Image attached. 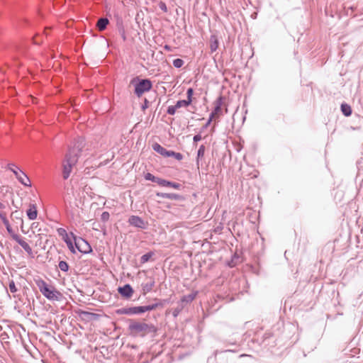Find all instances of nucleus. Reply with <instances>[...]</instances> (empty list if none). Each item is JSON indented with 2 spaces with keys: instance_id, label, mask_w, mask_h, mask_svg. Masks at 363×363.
<instances>
[{
  "instance_id": "12",
  "label": "nucleus",
  "mask_w": 363,
  "mask_h": 363,
  "mask_svg": "<svg viewBox=\"0 0 363 363\" xmlns=\"http://www.w3.org/2000/svg\"><path fill=\"white\" fill-rule=\"evenodd\" d=\"M155 301H157V302L155 303L151 304V305H148V306H141L142 313H143L147 311H150L155 310L157 307H160V306L162 307L164 305V303L165 302V300L161 301V300H158L157 298H155Z\"/></svg>"
},
{
  "instance_id": "22",
  "label": "nucleus",
  "mask_w": 363,
  "mask_h": 363,
  "mask_svg": "<svg viewBox=\"0 0 363 363\" xmlns=\"http://www.w3.org/2000/svg\"><path fill=\"white\" fill-rule=\"evenodd\" d=\"M341 111L345 116H350L352 114L351 106L347 104H342L341 105Z\"/></svg>"
},
{
  "instance_id": "15",
  "label": "nucleus",
  "mask_w": 363,
  "mask_h": 363,
  "mask_svg": "<svg viewBox=\"0 0 363 363\" xmlns=\"http://www.w3.org/2000/svg\"><path fill=\"white\" fill-rule=\"evenodd\" d=\"M152 148H153V150L155 152H157V153L160 154L161 155L164 156V157H169L170 150H167V149H165L164 147L161 146L160 144L155 143L152 145Z\"/></svg>"
},
{
  "instance_id": "10",
  "label": "nucleus",
  "mask_w": 363,
  "mask_h": 363,
  "mask_svg": "<svg viewBox=\"0 0 363 363\" xmlns=\"http://www.w3.org/2000/svg\"><path fill=\"white\" fill-rule=\"evenodd\" d=\"M128 223L133 226L142 229L145 228V223L144 220L139 216H131L128 219Z\"/></svg>"
},
{
  "instance_id": "6",
  "label": "nucleus",
  "mask_w": 363,
  "mask_h": 363,
  "mask_svg": "<svg viewBox=\"0 0 363 363\" xmlns=\"http://www.w3.org/2000/svg\"><path fill=\"white\" fill-rule=\"evenodd\" d=\"M155 285V279L153 277H147L141 284L142 294L146 295L150 292Z\"/></svg>"
},
{
  "instance_id": "14",
  "label": "nucleus",
  "mask_w": 363,
  "mask_h": 363,
  "mask_svg": "<svg viewBox=\"0 0 363 363\" xmlns=\"http://www.w3.org/2000/svg\"><path fill=\"white\" fill-rule=\"evenodd\" d=\"M218 38L216 35H211L209 40V46L211 52H215L218 48Z\"/></svg>"
},
{
  "instance_id": "39",
  "label": "nucleus",
  "mask_w": 363,
  "mask_h": 363,
  "mask_svg": "<svg viewBox=\"0 0 363 363\" xmlns=\"http://www.w3.org/2000/svg\"><path fill=\"white\" fill-rule=\"evenodd\" d=\"M184 308V305H182L180 308L175 309L173 313L174 316H177L179 314V313L180 312V311L182 310V308Z\"/></svg>"
},
{
  "instance_id": "46",
  "label": "nucleus",
  "mask_w": 363,
  "mask_h": 363,
  "mask_svg": "<svg viewBox=\"0 0 363 363\" xmlns=\"http://www.w3.org/2000/svg\"><path fill=\"white\" fill-rule=\"evenodd\" d=\"M2 213V212H1V211H0V213Z\"/></svg>"
},
{
  "instance_id": "40",
  "label": "nucleus",
  "mask_w": 363,
  "mask_h": 363,
  "mask_svg": "<svg viewBox=\"0 0 363 363\" xmlns=\"http://www.w3.org/2000/svg\"><path fill=\"white\" fill-rule=\"evenodd\" d=\"M147 100L145 99V104H144V105L142 106V109L145 110V108H147Z\"/></svg>"
},
{
  "instance_id": "1",
  "label": "nucleus",
  "mask_w": 363,
  "mask_h": 363,
  "mask_svg": "<svg viewBox=\"0 0 363 363\" xmlns=\"http://www.w3.org/2000/svg\"><path fill=\"white\" fill-rule=\"evenodd\" d=\"M83 147L84 140L79 139L72 147L69 148L62 162V177L64 179H67L70 176L72 167L77 163Z\"/></svg>"
},
{
  "instance_id": "45",
  "label": "nucleus",
  "mask_w": 363,
  "mask_h": 363,
  "mask_svg": "<svg viewBox=\"0 0 363 363\" xmlns=\"http://www.w3.org/2000/svg\"><path fill=\"white\" fill-rule=\"evenodd\" d=\"M123 38L124 40H125V36L124 34L123 35Z\"/></svg>"
},
{
  "instance_id": "29",
  "label": "nucleus",
  "mask_w": 363,
  "mask_h": 363,
  "mask_svg": "<svg viewBox=\"0 0 363 363\" xmlns=\"http://www.w3.org/2000/svg\"><path fill=\"white\" fill-rule=\"evenodd\" d=\"M157 177L154 176L153 174H152L151 173H147L145 175V179L146 180H148V181H151V182H156L157 180Z\"/></svg>"
},
{
  "instance_id": "20",
  "label": "nucleus",
  "mask_w": 363,
  "mask_h": 363,
  "mask_svg": "<svg viewBox=\"0 0 363 363\" xmlns=\"http://www.w3.org/2000/svg\"><path fill=\"white\" fill-rule=\"evenodd\" d=\"M223 101V98H222V96H220V97H218L216 99V101L215 102L216 106H215L213 112L216 115H220L221 114V106H222V104H223V101Z\"/></svg>"
},
{
  "instance_id": "30",
  "label": "nucleus",
  "mask_w": 363,
  "mask_h": 363,
  "mask_svg": "<svg viewBox=\"0 0 363 363\" xmlns=\"http://www.w3.org/2000/svg\"><path fill=\"white\" fill-rule=\"evenodd\" d=\"M181 186L182 185L179 183L172 182H169V181H167V186L172 187V188H174L176 189H180Z\"/></svg>"
},
{
  "instance_id": "26",
  "label": "nucleus",
  "mask_w": 363,
  "mask_h": 363,
  "mask_svg": "<svg viewBox=\"0 0 363 363\" xmlns=\"http://www.w3.org/2000/svg\"><path fill=\"white\" fill-rule=\"evenodd\" d=\"M152 255H153L152 252H147V253L143 255L140 258V262L142 264H144V263L148 262Z\"/></svg>"
},
{
  "instance_id": "2",
  "label": "nucleus",
  "mask_w": 363,
  "mask_h": 363,
  "mask_svg": "<svg viewBox=\"0 0 363 363\" xmlns=\"http://www.w3.org/2000/svg\"><path fill=\"white\" fill-rule=\"evenodd\" d=\"M128 330L133 336L145 337L146 335L155 332V327L152 324L130 320Z\"/></svg>"
},
{
  "instance_id": "28",
  "label": "nucleus",
  "mask_w": 363,
  "mask_h": 363,
  "mask_svg": "<svg viewBox=\"0 0 363 363\" xmlns=\"http://www.w3.org/2000/svg\"><path fill=\"white\" fill-rule=\"evenodd\" d=\"M184 61L182 59L177 58L173 60V65L177 68H180L183 66Z\"/></svg>"
},
{
  "instance_id": "25",
  "label": "nucleus",
  "mask_w": 363,
  "mask_h": 363,
  "mask_svg": "<svg viewBox=\"0 0 363 363\" xmlns=\"http://www.w3.org/2000/svg\"><path fill=\"white\" fill-rule=\"evenodd\" d=\"M58 267L62 272H67L69 269V265L65 261H60L58 264Z\"/></svg>"
},
{
  "instance_id": "21",
  "label": "nucleus",
  "mask_w": 363,
  "mask_h": 363,
  "mask_svg": "<svg viewBox=\"0 0 363 363\" xmlns=\"http://www.w3.org/2000/svg\"><path fill=\"white\" fill-rule=\"evenodd\" d=\"M205 146L203 145H201L197 152V157H196V164L199 167V162L200 160L203 157L204 153H205Z\"/></svg>"
},
{
  "instance_id": "18",
  "label": "nucleus",
  "mask_w": 363,
  "mask_h": 363,
  "mask_svg": "<svg viewBox=\"0 0 363 363\" xmlns=\"http://www.w3.org/2000/svg\"><path fill=\"white\" fill-rule=\"evenodd\" d=\"M108 23H109V21L108 18H101L98 20L96 26L100 31H102L106 29Z\"/></svg>"
},
{
  "instance_id": "23",
  "label": "nucleus",
  "mask_w": 363,
  "mask_h": 363,
  "mask_svg": "<svg viewBox=\"0 0 363 363\" xmlns=\"http://www.w3.org/2000/svg\"><path fill=\"white\" fill-rule=\"evenodd\" d=\"M65 243L67 244V247L69 248V250L72 252H75V250H74V245H73V243L69 238V235H68L67 237H65V238L62 239Z\"/></svg>"
},
{
  "instance_id": "43",
  "label": "nucleus",
  "mask_w": 363,
  "mask_h": 363,
  "mask_svg": "<svg viewBox=\"0 0 363 363\" xmlns=\"http://www.w3.org/2000/svg\"><path fill=\"white\" fill-rule=\"evenodd\" d=\"M164 48L166 50H168V51H169V50H171L170 46L167 45L164 47Z\"/></svg>"
},
{
  "instance_id": "3",
  "label": "nucleus",
  "mask_w": 363,
  "mask_h": 363,
  "mask_svg": "<svg viewBox=\"0 0 363 363\" xmlns=\"http://www.w3.org/2000/svg\"><path fill=\"white\" fill-rule=\"evenodd\" d=\"M36 284L40 291L50 301H58L61 297V293L52 286L49 287L45 281L40 279L36 282Z\"/></svg>"
},
{
  "instance_id": "44",
  "label": "nucleus",
  "mask_w": 363,
  "mask_h": 363,
  "mask_svg": "<svg viewBox=\"0 0 363 363\" xmlns=\"http://www.w3.org/2000/svg\"><path fill=\"white\" fill-rule=\"evenodd\" d=\"M4 208H5V205L0 201V209H4Z\"/></svg>"
},
{
  "instance_id": "7",
  "label": "nucleus",
  "mask_w": 363,
  "mask_h": 363,
  "mask_svg": "<svg viewBox=\"0 0 363 363\" xmlns=\"http://www.w3.org/2000/svg\"><path fill=\"white\" fill-rule=\"evenodd\" d=\"M70 235L74 238L75 246L79 252L86 253L91 251V247L84 239L80 238L77 240L72 233H71Z\"/></svg>"
},
{
  "instance_id": "9",
  "label": "nucleus",
  "mask_w": 363,
  "mask_h": 363,
  "mask_svg": "<svg viewBox=\"0 0 363 363\" xmlns=\"http://www.w3.org/2000/svg\"><path fill=\"white\" fill-rule=\"evenodd\" d=\"M12 238L23 248V250L28 253L29 256L33 257V252L32 248L26 241L23 240L21 235L18 234H13L12 235Z\"/></svg>"
},
{
  "instance_id": "41",
  "label": "nucleus",
  "mask_w": 363,
  "mask_h": 363,
  "mask_svg": "<svg viewBox=\"0 0 363 363\" xmlns=\"http://www.w3.org/2000/svg\"><path fill=\"white\" fill-rule=\"evenodd\" d=\"M211 123V118H208V121L206 122L204 128H207Z\"/></svg>"
},
{
  "instance_id": "16",
  "label": "nucleus",
  "mask_w": 363,
  "mask_h": 363,
  "mask_svg": "<svg viewBox=\"0 0 363 363\" xmlns=\"http://www.w3.org/2000/svg\"><path fill=\"white\" fill-rule=\"evenodd\" d=\"M198 291H195L188 295L182 296L181 298L182 305H184V303H189L193 301L196 297Z\"/></svg>"
},
{
  "instance_id": "5",
  "label": "nucleus",
  "mask_w": 363,
  "mask_h": 363,
  "mask_svg": "<svg viewBox=\"0 0 363 363\" xmlns=\"http://www.w3.org/2000/svg\"><path fill=\"white\" fill-rule=\"evenodd\" d=\"M12 167H15V165L13 164H9L8 165V168L13 172L18 182L25 186H30L31 182L28 176L18 167L13 169Z\"/></svg>"
},
{
  "instance_id": "37",
  "label": "nucleus",
  "mask_w": 363,
  "mask_h": 363,
  "mask_svg": "<svg viewBox=\"0 0 363 363\" xmlns=\"http://www.w3.org/2000/svg\"><path fill=\"white\" fill-rule=\"evenodd\" d=\"M159 8L164 12H167V7L164 2L160 1L159 4Z\"/></svg>"
},
{
  "instance_id": "35",
  "label": "nucleus",
  "mask_w": 363,
  "mask_h": 363,
  "mask_svg": "<svg viewBox=\"0 0 363 363\" xmlns=\"http://www.w3.org/2000/svg\"><path fill=\"white\" fill-rule=\"evenodd\" d=\"M193 93H194V90L192 88H189L187 89V92H186V94H187V101H190L191 100L192 101V95H193Z\"/></svg>"
},
{
  "instance_id": "19",
  "label": "nucleus",
  "mask_w": 363,
  "mask_h": 363,
  "mask_svg": "<svg viewBox=\"0 0 363 363\" xmlns=\"http://www.w3.org/2000/svg\"><path fill=\"white\" fill-rule=\"evenodd\" d=\"M28 218L33 220L37 218L38 213L35 205H30L29 209L27 211Z\"/></svg>"
},
{
  "instance_id": "8",
  "label": "nucleus",
  "mask_w": 363,
  "mask_h": 363,
  "mask_svg": "<svg viewBox=\"0 0 363 363\" xmlns=\"http://www.w3.org/2000/svg\"><path fill=\"white\" fill-rule=\"evenodd\" d=\"M116 313L118 315H134L143 313L141 306H134L119 308L116 311Z\"/></svg>"
},
{
  "instance_id": "17",
  "label": "nucleus",
  "mask_w": 363,
  "mask_h": 363,
  "mask_svg": "<svg viewBox=\"0 0 363 363\" xmlns=\"http://www.w3.org/2000/svg\"><path fill=\"white\" fill-rule=\"evenodd\" d=\"M0 218L1 219V220H2L3 223L4 224V225L6 226L8 233L12 237V235H13L15 233H14L13 229L11 228L7 218L6 217V214L4 213H3V212L1 213H0Z\"/></svg>"
},
{
  "instance_id": "24",
  "label": "nucleus",
  "mask_w": 363,
  "mask_h": 363,
  "mask_svg": "<svg viewBox=\"0 0 363 363\" xmlns=\"http://www.w3.org/2000/svg\"><path fill=\"white\" fill-rule=\"evenodd\" d=\"M191 103V100H179L176 103V108H179L181 107H186L190 105Z\"/></svg>"
},
{
  "instance_id": "11",
  "label": "nucleus",
  "mask_w": 363,
  "mask_h": 363,
  "mask_svg": "<svg viewBox=\"0 0 363 363\" xmlns=\"http://www.w3.org/2000/svg\"><path fill=\"white\" fill-rule=\"evenodd\" d=\"M119 294L124 298H130L133 294V289L130 284H125L118 289Z\"/></svg>"
},
{
  "instance_id": "27",
  "label": "nucleus",
  "mask_w": 363,
  "mask_h": 363,
  "mask_svg": "<svg viewBox=\"0 0 363 363\" xmlns=\"http://www.w3.org/2000/svg\"><path fill=\"white\" fill-rule=\"evenodd\" d=\"M169 157H174L177 160H182L183 159V155L180 152H176L170 150Z\"/></svg>"
},
{
  "instance_id": "36",
  "label": "nucleus",
  "mask_w": 363,
  "mask_h": 363,
  "mask_svg": "<svg viewBox=\"0 0 363 363\" xmlns=\"http://www.w3.org/2000/svg\"><path fill=\"white\" fill-rule=\"evenodd\" d=\"M9 290L11 293H15L17 291L15 283L12 281L9 283Z\"/></svg>"
},
{
  "instance_id": "33",
  "label": "nucleus",
  "mask_w": 363,
  "mask_h": 363,
  "mask_svg": "<svg viewBox=\"0 0 363 363\" xmlns=\"http://www.w3.org/2000/svg\"><path fill=\"white\" fill-rule=\"evenodd\" d=\"M110 218V214L108 212H103L101 216V220L103 221V222H106Z\"/></svg>"
},
{
  "instance_id": "34",
  "label": "nucleus",
  "mask_w": 363,
  "mask_h": 363,
  "mask_svg": "<svg viewBox=\"0 0 363 363\" xmlns=\"http://www.w3.org/2000/svg\"><path fill=\"white\" fill-rule=\"evenodd\" d=\"M167 180L159 177L157 178V180L156 182V183H157L161 186H167Z\"/></svg>"
},
{
  "instance_id": "31",
  "label": "nucleus",
  "mask_w": 363,
  "mask_h": 363,
  "mask_svg": "<svg viewBox=\"0 0 363 363\" xmlns=\"http://www.w3.org/2000/svg\"><path fill=\"white\" fill-rule=\"evenodd\" d=\"M178 108H176V105L174 106H169L168 108H167V114L169 115H174L175 113H176V111L177 110Z\"/></svg>"
},
{
  "instance_id": "4",
  "label": "nucleus",
  "mask_w": 363,
  "mask_h": 363,
  "mask_svg": "<svg viewBox=\"0 0 363 363\" xmlns=\"http://www.w3.org/2000/svg\"><path fill=\"white\" fill-rule=\"evenodd\" d=\"M131 84L134 85V93L138 96H141L145 92L150 91L152 86V82L150 79H139L138 78L133 79Z\"/></svg>"
},
{
  "instance_id": "13",
  "label": "nucleus",
  "mask_w": 363,
  "mask_h": 363,
  "mask_svg": "<svg viewBox=\"0 0 363 363\" xmlns=\"http://www.w3.org/2000/svg\"><path fill=\"white\" fill-rule=\"evenodd\" d=\"M156 196L157 197L163 198V199H169L171 200H181L183 199V197L179 194L174 193H162L157 192Z\"/></svg>"
},
{
  "instance_id": "42",
  "label": "nucleus",
  "mask_w": 363,
  "mask_h": 363,
  "mask_svg": "<svg viewBox=\"0 0 363 363\" xmlns=\"http://www.w3.org/2000/svg\"><path fill=\"white\" fill-rule=\"evenodd\" d=\"M216 116V113H214V112L213 111L211 115H210V117L209 118H211V121L214 118V117Z\"/></svg>"
},
{
  "instance_id": "32",
  "label": "nucleus",
  "mask_w": 363,
  "mask_h": 363,
  "mask_svg": "<svg viewBox=\"0 0 363 363\" xmlns=\"http://www.w3.org/2000/svg\"><path fill=\"white\" fill-rule=\"evenodd\" d=\"M57 231L58 235L60 236H61L62 239L68 235V233H67V231L65 228H60L57 229Z\"/></svg>"
},
{
  "instance_id": "38",
  "label": "nucleus",
  "mask_w": 363,
  "mask_h": 363,
  "mask_svg": "<svg viewBox=\"0 0 363 363\" xmlns=\"http://www.w3.org/2000/svg\"><path fill=\"white\" fill-rule=\"evenodd\" d=\"M201 139H202L201 135L200 134H197L194 136L193 140H194V143H197V142L200 141Z\"/></svg>"
}]
</instances>
